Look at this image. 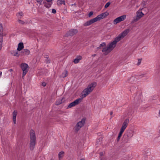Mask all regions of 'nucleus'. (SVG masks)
<instances>
[{"label": "nucleus", "instance_id": "f257e3e1", "mask_svg": "<svg viewBox=\"0 0 160 160\" xmlns=\"http://www.w3.org/2000/svg\"><path fill=\"white\" fill-rule=\"evenodd\" d=\"M129 32L128 29L125 30L115 38L113 41L110 42L107 47L104 48L102 50V52L104 54L107 55L115 47L117 43L126 36Z\"/></svg>", "mask_w": 160, "mask_h": 160}, {"label": "nucleus", "instance_id": "f03ea898", "mask_svg": "<svg viewBox=\"0 0 160 160\" xmlns=\"http://www.w3.org/2000/svg\"><path fill=\"white\" fill-rule=\"evenodd\" d=\"M96 85L97 83L95 82H93L89 84L82 92L81 94L80 97L81 98H81L82 99V98H85L93 90Z\"/></svg>", "mask_w": 160, "mask_h": 160}, {"label": "nucleus", "instance_id": "7ed1b4c3", "mask_svg": "<svg viewBox=\"0 0 160 160\" xmlns=\"http://www.w3.org/2000/svg\"><path fill=\"white\" fill-rule=\"evenodd\" d=\"M109 15L108 12H106L98 15L96 18L87 21L84 24V26H89L93 23L105 18Z\"/></svg>", "mask_w": 160, "mask_h": 160}, {"label": "nucleus", "instance_id": "20e7f679", "mask_svg": "<svg viewBox=\"0 0 160 160\" xmlns=\"http://www.w3.org/2000/svg\"><path fill=\"white\" fill-rule=\"evenodd\" d=\"M129 122V119H126L123 122L117 138V141H119L122 133L128 126Z\"/></svg>", "mask_w": 160, "mask_h": 160}, {"label": "nucleus", "instance_id": "39448f33", "mask_svg": "<svg viewBox=\"0 0 160 160\" xmlns=\"http://www.w3.org/2000/svg\"><path fill=\"white\" fill-rule=\"evenodd\" d=\"M133 130L130 129L128 130L124 134V138L125 141H128L133 136L134 134Z\"/></svg>", "mask_w": 160, "mask_h": 160}, {"label": "nucleus", "instance_id": "423d86ee", "mask_svg": "<svg viewBox=\"0 0 160 160\" xmlns=\"http://www.w3.org/2000/svg\"><path fill=\"white\" fill-rule=\"evenodd\" d=\"M85 121V119L83 118L80 121L77 123L74 128V130L76 132L78 131L84 125Z\"/></svg>", "mask_w": 160, "mask_h": 160}, {"label": "nucleus", "instance_id": "0eeeda50", "mask_svg": "<svg viewBox=\"0 0 160 160\" xmlns=\"http://www.w3.org/2000/svg\"><path fill=\"white\" fill-rule=\"evenodd\" d=\"M136 17L134 19L133 22H135L138 21L140 18L143 17L144 14L142 11V9H139L136 13Z\"/></svg>", "mask_w": 160, "mask_h": 160}, {"label": "nucleus", "instance_id": "6e6552de", "mask_svg": "<svg viewBox=\"0 0 160 160\" xmlns=\"http://www.w3.org/2000/svg\"><path fill=\"white\" fill-rule=\"evenodd\" d=\"M82 101V99L81 98H78L72 102L70 103L68 106L67 108L68 109L73 107L77 105H78Z\"/></svg>", "mask_w": 160, "mask_h": 160}, {"label": "nucleus", "instance_id": "1a4fd4ad", "mask_svg": "<svg viewBox=\"0 0 160 160\" xmlns=\"http://www.w3.org/2000/svg\"><path fill=\"white\" fill-rule=\"evenodd\" d=\"M20 67L23 71L22 77H23L28 71V65L27 64L22 63L21 64Z\"/></svg>", "mask_w": 160, "mask_h": 160}, {"label": "nucleus", "instance_id": "9d476101", "mask_svg": "<svg viewBox=\"0 0 160 160\" xmlns=\"http://www.w3.org/2000/svg\"><path fill=\"white\" fill-rule=\"evenodd\" d=\"M126 18V15H124L117 18L113 21L114 24H116L118 23L124 21Z\"/></svg>", "mask_w": 160, "mask_h": 160}, {"label": "nucleus", "instance_id": "9b49d317", "mask_svg": "<svg viewBox=\"0 0 160 160\" xmlns=\"http://www.w3.org/2000/svg\"><path fill=\"white\" fill-rule=\"evenodd\" d=\"M37 138H31V150H33L36 143Z\"/></svg>", "mask_w": 160, "mask_h": 160}, {"label": "nucleus", "instance_id": "f8f14e48", "mask_svg": "<svg viewBox=\"0 0 160 160\" xmlns=\"http://www.w3.org/2000/svg\"><path fill=\"white\" fill-rule=\"evenodd\" d=\"M78 32L77 29H71L68 32L67 34L68 36H72L77 34Z\"/></svg>", "mask_w": 160, "mask_h": 160}, {"label": "nucleus", "instance_id": "ddd939ff", "mask_svg": "<svg viewBox=\"0 0 160 160\" xmlns=\"http://www.w3.org/2000/svg\"><path fill=\"white\" fill-rule=\"evenodd\" d=\"M137 80L138 79L135 76H133L128 78L127 80V82L129 83H133L136 82Z\"/></svg>", "mask_w": 160, "mask_h": 160}, {"label": "nucleus", "instance_id": "4468645a", "mask_svg": "<svg viewBox=\"0 0 160 160\" xmlns=\"http://www.w3.org/2000/svg\"><path fill=\"white\" fill-rule=\"evenodd\" d=\"M24 48L23 44L22 42H20L18 45V47L17 50L18 51H20L22 50Z\"/></svg>", "mask_w": 160, "mask_h": 160}, {"label": "nucleus", "instance_id": "2eb2a0df", "mask_svg": "<svg viewBox=\"0 0 160 160\" xmlns=\"http://www.w3.org/2000/svg\"><path fill=\"white\" fill-rule=\"evenodd\" d=\"M82 59V57L80 56H77L73 61V62L76 64L78 63L80 60Z\"/></svg>", "mask_w": 160, "mask_h": 160}, {"label": "nucleus", "instance_id": "dca6fc26", "mask_svg": "<svg viewBox=\"0 0 160 160\" xmlns=\"http://www.w3.org/2000/svg\"><path fill=\"white\" fill-rule=\"evenodd\" d=\"M10 52L11 54L13 56L18 57L19 56V54L18 53V52L14 50L11 51Z\"/></svg>", "mask_w": 160, "mask_h": 160}, {"label": "nucleus", "instance_id": "f3484780", "mask_svg": "<svg viewBox=\"0 0 160 160\" xmlns=\"http://www.w3.org/2000/svg\"><path fill=\"white\" fill-rule=\"evenodd\" d=\"M57 4L58 6H60L62 4H65V1L64 0H58L57 1Z\"/></svg>", "mask_w": 160, "mask_h": 160}, {"label": "nucleus", "instance_id": "a211bd4d", "mask_svg": "<svg viewBox=\"0 0 160 160\" xmlns=\"http://www.w3.org/2000/svg\"><path fill=\"white\" fill-rule=\"evenodd\" d=\"M17 115V112L14 111L13 112V121L14 124L16 123V118Z\"/></svg>", "mask_w": 160, "mask_h": 160}, {"label": "nucleus", "instance_id": "6ab92c4d", "mask_svg": "<svg viewBox=\"0 0 160 160\" xmlns=\"http://www.w3.org/2000/svg\"><path fill=\"white\" fill-rule=\"evenodd\" d=\"M5 35L3 33V28L2 25V24H0V36H3Z\"/></svg>", "mask_w": 160, "mask_h": 160}, {"label": "nucleus", "instance_id": "aec40b11", "mask_svg": "<svg viewBox=\"0 0 160 160\" xmlns=\"http://www.w3.org/2000/svg\"><path fill=\"white\" fill-rule=\"evenodd\" d=\"M44 6L47 8H49L51 6L52 3H49L47 2H43Z\"/></svg>", "mask_w": 160, "mask_h": 160}, {"label": "nucleus", "instance_id": "412c9836", "mask_svg": "<svg viewBox=\"0 0 160 160\" xmlns=\"http://www.w3.org/2000/svg\"><path fill=\"white\" fill-rule=\"evenodd\" d=\"M23 55H28L30 51L29 50L27 49H24L22 52Z\"/></svg>", "mask_w": 160, "mask_h": 160}, {"label": "nucleus", "instance_id": "4be33fe9", "mask_svg": "<svg viewBox=\"0 0 160 160\" xmlns=\"http://www.w3.org/2000/svg\"><path fill=\"white\" fill-rule=\"evenodd\" d=\"M31 138H37L35 131L33 130H31Z\"/></svg>", "mask_w": 160, "mask_h": 160}, {"label": "nucleus", "instance_id": "5701e85b", "mask_svg": "<svg viewBox=\"0 0 160 160\" xmlns=\"http://www.w3.org/2000/svg\"><path fill=\"white\" fill-rule=\"evenodd\" d=\"M64 152L62 151L60 152L58 154V158L59 160L62 159L64 156Z\"/></svg>", "mask_w": 160, "mask_h": 160}, {"label": "nucleus", "instance_id": "b1692460", "mask_svg": "<svg viewBox=\"0 0 160 160\" xmlns=\"http://www.w3.org/2000/svg\"><path fill=\"white\" fill-rule=\"evenodd\" d=\"M68 72L67 71H64L61 75V77L62 78H65L67 76Z\"/></svg>", "mask_w": 160, "mask_h": 160}, {"label": "nucleus", "instance_id": "393cba45", "mask_svg": "<svg viewBox=\"0 0 160 160\" xmlns=\"http://www.w3.org/2000/svg\"><path fill=\"white\" fill-rule=\"evenodd\" d=\"M62 98H61L59 99H58L57 101H56L55 103V104L58 105H60L61 104L62 102Z\"/></svg>", "mask_w": 160, "mask_h": 160}, {"label": "nucleus", "instance_id": "a878e982", "mask_svg": "<svg viewBox=\"0 0 160 160\" xmlns=\"http://www.w3.org/2000/svg\"><path fill=\"white\" fill-rule=\"evenodd\" d=\"M136 88V87L134 86H132L130 88V91L131 92L133 91L134 90H135Z\"/></svg>", "mask_w": 160, "mask_h": 160}, {"label": "nucleus", "instance_id": "bb28decb", "mask_svg": "<svg viewBox=\"0 0 160 160\" xmlns=\"http://www.w3.org/2000/svg\"><path fill=\"white\" fill-rule=\"evenodd\" d=\"M3 36H0V46H2Z\"/></svg>", "mask_w": 160, "mask_h": 160}, {"label": "nucleus", "instance_id": "cd10ccee", "mask_svg": "<svg viewBox=\"0 0 160 160\" xmlns=\"http://www.w3.org/2000/svg\"><path fill=\"white\" fill-rule=\"evenodd\" d=\"M23 13L22 12H20L17 13L16 15L17 17L19 18V16H23Z\"/></svg>", "mask_w": 160, "mask_h": 160}, {"label": "nucleus", "instance_id": "c85d7f7f", "mask_svg": "<svg viewBox=\"0 0 160 160\" xmlns=\"http://www.w3.org/2000/svg\"><path fill=\"white\" fill-rule=\"evenodd\" d=\"M106 43L105 42H102L100 44L99 47L98 48H100L102 47H105L106 46Z\"/></svg>", "mask_w": 160, "mask_h": 160}, {"label": "nucleus", "instance_id": "c756f323", "mask_svg": "<svg viewBox=\"0 0 160 160\" xmlns=\"http://www.w3.org/2000/svg\"><path fill=\"white\" fill-rule=\"evenodd\" d=\"M140 9H142V10H143L146 13V14L148 12V10L147 8H140Z\"/></svg>", "mask_w": 160, "mask_h": 160}, {"label": "nucleus", "instance_id": "7c9ffc66", "mask_svg": "<svg viewBox=\"0 0 160 160\" xmlns=\"http://www.w3.org/2000/svg\"><path fill=\"white\" fill-rule=\"evenodd\" d=\"M18 22L19 23L21 24H24L25 23L24 21L21 20H18Z\"/></svg>", "mask_w": 160, "mask_h": 160}, {"label": "nucleus", "instance_id": "2f4dec72", "mask_svg": "<svg viewBox=\"0 0 160 160\" xmlns=\"http://www.w3.org/2000/svg\"><path fill=\"white\" fill-rule=\"evenodd\" d=\"M37 2L39 3L40 5H41L42 2L43 0H36Z\"/></svg>", "mask_w": 160, "mask_h": 160}, {"label": "nucleus", "instance_id": "473e14b6", "mask_svg": "<svg viewBox=\"0 0 160 160\" xmlns=\"http://www.w3.org/2000/svg\"><path fill=\"white\" fill-rule=\"evenodd\" d=\"M110 3L109 2H107L105 5V8H107L110 5Z\"/></svg>", "mask_w": 160, "mask_h": 160}, {"label": "nucleus", "instance_id": "72a5a7b5", "mask_svg": "<svg viewBox=\"0 0 160 160\" xmlns=\"http://www.w3.org/2000/svg\"><path fill=\"white\" fill-rule=\"evenodd\" d=\"M93 12L92 11L90 12L88 14V17H90L93 15Z\"/></svg>", "mask_w": 160, "mask_h": 160}, {"label": "nucleus", "instance_id": "f704fd0d", "mask_svg": "<svg viewBox=\"0 0 160 160\" xmlns=\"http://www.w3.org/2000/svg\"><path fill=\"white\" fill-rule=\"evenodd\" d=\"M141 59H138V62L137 63L138 65H139L140 64L141 62Z\"/></svg>", "mask_w": 160, "mask_h": 160}, {"label": "nucleus", "instance_id": "c9c22d12", "mask_svg": "<svg viewBox=\"0 0 160 160\" xmlns=\"http://www.w3.org/2000/svg\"><path fill=\"white\" fill-rule=\"evenodd\" d=\"M52 12L53 13H56V10L54 9H52Z\"/></svg>", "mask_w": 160, "mask_h": 160}, {"label": "nucleus", "instance_id": "e433bc0d", "mask_svg": "<svg viewBox=\"0 0 160 160\" xmlns=\"http://www.w3.org/2000/svg\"><path fill=\"white\" fill-rule=\"evenodd\" d=\"M47 1V2H48L49 3H52V0H46Z\"/></svg>", "mask_w": 160, "mask_h": 160}, {"label": "nucleus", "instance_id": "4c0bfd02", "mask_svg": "<svg viewBox=\"0 0 160 160\" xmlns=\"http://www.w3.org/2000/svg\"><path fill=\"white\" fill-rule=\"evenodd\" d=\"M42 85L43 86L45 87L46 86V84L45 82H44L42 83Z\"/></svg>", "mask_w": 160, "mask_h": 160}, {"label": "nucleus", "instance_id": "58836bf2", "mask_svg": "<svg viewBox=\"0 0 160 160\" xmlns=\"http://www.w3.org/2000/svg\"><path fill=\"white\" fill-rule=\"evenodd\" d=\"M101 160H106V159L105 158H102L101 159Z\"/></svg>", "mask_w": 160, "mask_h": 160}, {"label": "nucleus", "instance_id": "ea45409f", "mask_svg": "<svg viewBox=\"0 0 160 160\" xmlns=\"http://www.w3.org/2000/svg\"><path fill=\"white\" fill-rule=\"evenodd\" d=\"M12 69H10L9 70V71H10V72H12Z\"/></svg>", "mask_w": 160, "mask_h": 160}, {"label": "nucleus", "instance_id": "a19ab883", "mask_svg": "<svg viewBox=\"0 0 160 160\" xmlns=\"http://www.w3.org/2000/svg\"><path fill=\"white\" fill-rule=\"evenodd\" d=\"M2 75V72H0V77Z\"/></svg>", "mask_w": 160, "mask_h": 160}, {"label": "nucleus", "instance_id": "79ce46f5", "mask_svg": "<svg viewBox=\"0 0 160 160\" xmlns=\"http://www.w3.org/2000/svg\"><path fill=\"white\" fill-rule=\"evenodd\" d=\"M2 46H0V50L2 48Z\"/></svg>", "mask_w": 160, "mask_h": 160}, {"label": "nucleus", "instance_id": "37998d69", "mask_svg": "<svg viewBox=\"0 0 160 160\" xmlns=\"http://www.w3.org/2000/svg\"><path fill=\"white\" fill-rule=\"evenodd\" d=\"M112 112H111L110 113V114L111 115H112Z\"/></svg>", "mask_w": 160, "mask_h": 160}, {"label": "nucleus", "instance_id": "c03bdc74", "mask_svg": "<svg viewBox=\"0 0 160 160\" xmlns=\"http://www.w3.org/2000/svg\"><path fill=\"white\" fill-rule=\"evenodd\" d=\"M159 115H160V110H159Z\"/></svg>", "mask_w": 160, "mask_h": 160}, {"label": "nucleus", "instance_id": "a18cd8bd", "mask_svg": "<svg viewBox=\"0 0 160 160\" xmlns=\"http://www.w3.org/2000/svg\"><path fill=\"white\" fill-rule=\"evenodd\" d=\"M81 160H85L83 159H81Z\"/></svg>", "mask_w": 160, "mask_h": 160}]
</instances>
